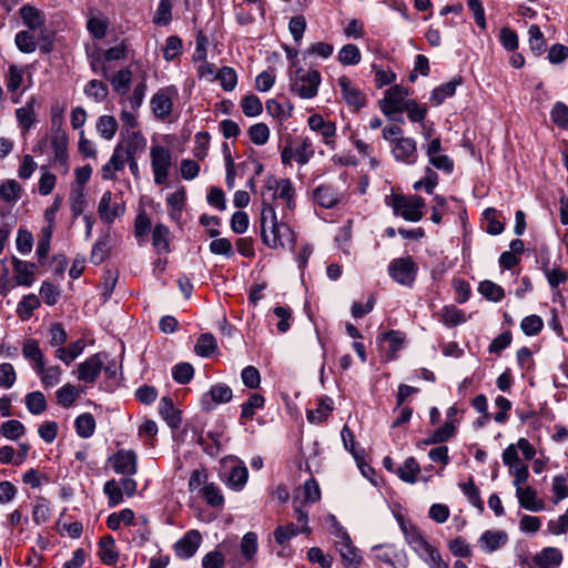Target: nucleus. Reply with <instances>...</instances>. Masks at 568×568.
Returning a JSON list of instances; mask_svg holds the SVG:
<instances>
[{"instance_id": "obj_1", "label": "nucleus", "mask_w": 568, "mask_h": 568, "mask_svg": "<svg viewBox=\"0 0 568 568\" xmlns=\"http://www.w3.org/2000/svg\"><path fill=\"white\" fill-rule=\"evenodd\" d=\"M263 206L261 211V235L264 244L272 248L295 246V234L293 230L285 223L278 222L273 204L262 193Z\"/></svg>"}, {"instance_id": "obj_2", "label": "nucleus", "mask_w": 568, "mask_h": 568, "mask_svg": "<svg viewBox=\"0 0 568 568\" xmlns=\"http://www.w3.org/2000/svg\"><path fill=\"white\" fill-rule=\"evenodd\" d=\"M321 74L316 70H304L298 67L290 75L291 91L302 99H312L317 94L321 84Z\"/></svg>"}, {"instance_id": "obj_3", "label": "nucleus", "mask_w": 568, "mask_h": 568, "mask_svg": "<svg viewBox=\"0 0 568 568\" xmlns=\"http://www.w3.org/2000/svg\"><path fill=\"white\" fill-rule=\"evenodd\" d=\"M424 205V200L418 195L405 196L395 194L392 199L394 213L410 222H417L423 217L422 209Z\"/></svg>"}, {"instance_id": "obj_4", "label": "nucleus", "mask_w": 568, "mask_h": 568, "mask_svg": "<svg viewBox=\"0 0 568 568\" xmlns=\"http://www.w3.org/2000/svg\"><path fill=\"white\" fill-rule=\"evenodd\" d=\"M417 265L412 257H399L390 262L389 276L400 285L412 286L417 274Z\"/></svg>"}, {"instance_id": "obj_5", "label": "nucleus", "mask_w": 568, "mask_h": 568, "mask_svg": "<svg viewBox=\"0 0 568 568\" xmlns=\"http://www.w3.org/2000/svg\"><path fill=\"white\" fill-rule=\"evenodd\" d=\"M125 212V205L121 200V196L106 191L102 194L98 204V213L100 219L105 224H112L115 219L122 216Z\"/></svg>"}, {"instance_id": "obj_6", "label": "nucleus", "mask_w": 568, "mask_h": 568, "mask_svg": "<svg viewBox=\"0 0 568 568\" xmlns=\"http://www.w3.org/2000/svg\"><path fill=\"white\" fill-rule=\"evenodd\" d=\"M150 156L154 182L158 185H162L169 178V169L172 164L171 152L164 146L154 145L151 148Z\"/></svg>"}, {"instance_id": "obj_7", "label": "nucleus", "mask_w": 568, "mask_h": 568, "mask_svg": "<svg viewBox=\"0 0 568 568\" xmlns=\"http://www.w3.org/2000/svg\"><path fill=\"white\" fill-rule=\"evenodd\" d=\"M335 547L339 552L342 560L347 566H357L361 562L359 550L353 546L348 534L335 523Z\"/></svg>"}, {"instance_id": "obj_8", "label": "nucleus", "mask_w": 568, "mask_h": 568, "mask_svg": "<svg viewBox=\"0 0 568 568\" xmlns=\"http://www.w3.org/2000/svg\"><path fill=\"white\" fill-rule=\"evenodd\" d=\"M408 91L399 85L390 87L386 92L384 99L381 101V109L389 119H394L393 114L404 112V108L408 100L406 97Z\"/></svg>"}, {"instance_id": "obj_9", "label": "nucleus", "mask_w": 568, "mask_h": 568, "mask_svg": "<svg viewBox=\"0 0 568 568\" xmlns=\"http://www.w3.org/2000/svg\"><path fill=\"white\" fill-rule=\"evenodd\" d=\"M267 191L272 192L271 200H282L285 202L287 211H293L296 206L295 189L288 179L273 180L265 186Z\"/></svg>"}, {"instance_id": "obj_10", "label": "nucleus", "mask_w": 568, "mask_h": 568, "mask_svg": "<svg viewBox=\"0 0 568 568\" xmlns=\"http://www.w3.org/2000/svg\"><path fill=\"white\" fill-rule=\"evenodd\" d=\"M374 557L393 568H407L408 559L404 550L394 545H377L372 548Z\"/></svg>"}, {"instance_id": "obj_11", "label": "nucleus", "mask_w": 568, "mask_h": 568, "mask_svg": "<svg viewBox=\"0 0 568 568\" xmlns=\"http://www.w3.org/2000/svg\"><path fill=\"white\" fill-rule=\"evenodd\" d=\"M403 531L409 547L424 562H427L438 551L417 529L403 527Z\"/></svg>"}, {"instance_id": "obj_12", "label": "nucleus", "mask_w": 568, "mask_h": 568, "mask_svg": "<svg viewBox=\"0 0 568 568\" xmlns=\"http://www.w3.org/2000/svg\"><path fill=\"white\" fill-rule=\"evenodd\" d=\"M175 93L174 88H163L151 98V110L155 118L165 120L171 115L173 109L172 97Z\"/></svg>"}, {"instance_id": "obj_13", "label": "nucleus", "mask_w": 568, "mask_h": 568, "mask_svg": "<svg viewBox=\"0 0 568 568\" xmlns=\"http://www.w3.org/2000/svg\"><path fill=\"white\" fill-rule=\"evenodd\" d=\"M392 154L396 161L407 165L415 164L418 159L416 141L412 138L395 139L392 145Z\"/></svg>"}, {"instance_id": "obj_14", "label": "nucleus", "mask_w": 568, "mask_h": 568, "mask_svg": "<svg viewBox=\"0 0 568 568\" xmlns=\"http://www.w3.org/2000/svg\"><path fill=\"white\" fill-rule=\"evenodd\" d=\"M130 154L128 155V152H124V144L119 143L114 150L113 153L109 160L108 163H105L101 169V176L103 180H115L116 175L115 173L119 171H122L128 162V159H130Z\"/></svg>"}, {"instance_id": "obj_15", "label": "nucleus", "mask_w": 568, "mask_h": 568, "mask_svg": "<svg viewBox=\"0 0 568 568\" xmlns=\"http://www.w3.org/2000/svg\"><path fill=\"white\" fill-rule=\"evenodd\" d=\"M233 397L231 387L226 384L219 383L213 385L211 389L201 398L202 408L205 410L213 409L214 405L229 403Z\"/></svg>"}, {"instance_id": "obj_16", "label": "nucleus", "mask_w": 568, "mask_h": 568, "mask_svg": "<svg viewBox=\"0 0 568 568\" xmlns=\"http://www.w3.org/2000/svg\"><path fill=\"white\" fill-rule=\"evenodd\" d=\"M111 462L116 474L133 476L138 471V457L133 450H119Z\"/></svg>"}, {"instance_id": "obj_17", "label": "nucleus", "mask_w": 568, "mask_h": 568, "mask_svg": "<svg viewBox=\"0 0 568 568\" xmlns=\"http://www.w3.org/2000/svg\"><path fill=\"white\" fill-rule=\"evenodd\" d=\"M338 85L342 90V95L346 104L354 111H358L365 104L364 93L355 87L352 81L343 75L337 80Z\"/></svg>"}, {"instance_id": "obj_18", "label": "nucleus", "mask_w": 568, "mask_h": 568, "mask_svg": "<svg viewBox=\"0 0 568 568\" xmlns=\"http://www.w3.org/2000/svg\"><path fill=\"white\" fill-rule=\"evenodd\" d=\"M103 354L98 353L90 356L78 365V379L85 383H94L103 367Z\"/></svg>"}, {"instance_id": "obj_19", "label": "nucleus", "mask_w": 568, "mask_h": 568, "mask_svg": "<svg viewBox=\"0 0 568 568\" xmlns=\"http://www.w3.org/2000/svg\"><path fill=\"white\" fill-rule=\"evenodd\" d=\"M201 535L197 530L187 531L182 539L175 544V552L180 558H191L199 549Z\"/></svg>"}, {"instance_id": "obj_20", "label": "nucleus", "mask_w": 568, "mask_h": 568, "mask_svg": "<svg viewBox=\"0 0 568 568\" xmlns=\"http://www.w3.org/2000/svg\"><path fill=\"white\" fill-rule=\"evenodd\" d=\"M343 194L329 185H318L313 191V200L324 209L334 207L342 200Z\"/></svg>"}, {"instance_id": "obj_21", "label": "nucleus", "mask_w": 568, "mask_h": 568, "mask_svg": "<svg viewBox=\"0 0 568 568\" xmlns=\"http://www.w3.org/2000/svg\"><path fill=\"white\" fill-rule=\"evenodd\" d=\"M516 496L518 498L519 505L530 511H540L544 509L545 504L542 500L537 498V493L530 486L526 487H517Z\"/></svg>"}, {"instance_id": "obj_22", "label": "nucleus", "mask_w": 568, "mask_h": 568, "mask_svg": "<svg viewBox=\"0 0 568 568\" xmlns=\"http://www.w3.org/2000/svg\"><path fill=\"white\" fill-rule=\"evenodd\" d=\"M159 413L170 428L176 429L180 427L181 412L175 408L173 400L170 397L165 396L161 398Z\"/></svg>"}, {"instance_id": "obj_23", "label": "nucleus", "mask_w": 568, "mask_h": 568, "mask_svg": "<svg viewBox=\"0 0 568 568\" xmlns=\"http://www.w3.org/2000/svg\"><path fill=\"white\" fill-rule=\"evenodd\" d=\"M12 264L17 284L28 287L31 286L34 281L33 274L36 264L21 261L18 257L12 258Z\"/></svg>"}, {"instance_id": "obj_24", "label": "nucleus", "mask_w": 568, "mask_h": 568, "mask_svg": "<svg viewBox=\"0 0 568 568\" xmlns=\"http://www.w3.org/2000/svg\"><path fill=\"white\" fill-rule=\"evenodd\" d=\"M508 540V536L501 530H487L479 538L480 547L487 551L493 552L503 547Z\"/></svg>"}, {"instance_id": "obj_25", "label": "nucleus", "mask_w": 568, "mask_h": 568, "mask_svg": "<svg viewBox=\"0 0 568 568\" xmlns=\"http://www.w3.org/2000/svg\"><path fill=\"white\" fill-rule=\"evenodd\" d=\"M51 148L54 152V161L64 166L67 172L68 161V138L63 131H57L51 138Z\"/></svg>"}, {"instance_id": "obj_26", "label": "nucleus", "mask_w": 568, "mask_h": 568, "mask_svg": "<svg viewBox=\"0 0 568 568\" xmlns=\"http://www.w3.org/2000/svg\"><path fill=\"white\" fill-rule=\"evenodd\" d=\"M308 125L313 131L318 132L326 144H329V139L335 135L336 125L331 121H325L321 115L314 114L308 118Z\"/></svg>"}, {"instance_id": "obj_27", "label": "nucleus", "mask_w": 568, "mask_h": 568, "mask_svg": "<svg viewBox=\"0 0 568 568\" xmlns=\"http://www.w3.org/2000/svg\"><path fill=\"white\" fill-rule=\"evenodd\" d=\"M562 560L561 551L557 548H545L535 557V562L539 568H556Z\"/></svg>"}, {"instance_id": "obj_28", "label": "nucleus", "mask_w": 568, "mask_h": 568, "mask_svg": "<svg viewBox=\"0 0 568 568\" xmlns=\"http://www.w3.org/2000/svg\"><path fill=\"white\" fill-rule=\"evenodd\" d=\"M22 187L13 179H8L0 182V199L10 204H14L21 197Z\"/></svg>"}, {"instance_id": "obj_29", "label": "nucleus", "mask_w": 568, "mask_h": 568, "mask_svg": "<svg viewBox=\"0 0 568 568\" xmlns=\"http://www.w3.org/2000/svg\"><path fill=\"white\" fill-rule=\"evenodd\" d=\"M333 399L324 396L318 400V406L315 409L307 412V420L310 423H323L327 419L329 413L333 410Z\"/></svg>"}, {"instance_id": "obj_30", "label": "nucleus", "mask_w": 568, "mask_h": 568, "mask_svg": "<svg viewBox=\"0 0 568 568\" xmlns=\"http://www.w3.org/2000/svg\"><path fill=\"white\" fill-rule=\"evenodd\" d=\"M460 82H462L460 78H458V79H453L452 81L437 87L432 92V95L429 99L430 102L436 106L440 105L447 98H450L455 94L456 88H457V85L460 84Z\"/></svg>"}, {"instance_id": "obj_31", "label": "nucleus", "mask_w": 568, "mask_h": 568, "mask_svg": "<svg viewBox=\"0 0 568 568\" xmlns=\"http://www.w3.org/2000/svg\"><path fill=\"white\" fill-rule=\"evenodd\" d=\"M20 16L23 23L32 30L41 28L44 23L42 12L30 4H26L20 8Z\"/></svg>"}, {"instance_id": "obj_32", "label": "nucleus", "mask_w": 568, "mask_h": 568, "mask_svg": "<svg viewBox=\"0 0 568 568\" xmlns=\"http://www.w3.org/2000/svg\"><path fill=\"white\" fill-rule=\"evenodd\" d=\"M170 231L163 224H156L152 234V244L159 254L170 252Z\"/></svg>"}, {"instance_id": "obj_33", "label": "nucleus", "mask_w": 568, "mask_h": 568, "mask_svg": "<svg viewBox=\"0 0 568 568\" xmlns=\"http://www.w3.org/2000/svg\"><path fill=\"white\" fill-rule=\"evenodd\" d=\"M99 556L103 564L113 565L118 561L119 555L114 549V539L112 536H104L99 541Z\"/></svg>"}, {"instance_id": "obj_34", "label": "nucleus", "mask_w": 568, "mask_h": 568, "mask_svg": "<svg viewBox=\"0 0 568 568\" xmlns=\"http://www.w3.org/2000/svg\"><path fill=\"white\" fill-rule=\"evenodd\" d=\"M419 471L420 468L417 460L414 457H408L404 464L398 467L397 475L403 481L414 484L417 481Z\"/></svg>"}, {"instance_id": "obj_35", "label": "nucleus", "mask_w": 568, "mask_h": 568, "mask_svg": "<svg viewBox=\"0 0 568 568\" xmlns=\"http://www.w3.org/2000/svg\"><path fill=\"white\" fill-rule=\"evenodd\" d=\"M74 426L80 437L90 438L94 434L95 420L91 414L84 413L75 418Z\"/></svg>"}, {"instance_id": "obj_36", "label": "nucleus", "mask_w": 568, "mask_h": 568, "mask_svg": "<svg viewBox=\"0 0 568 568\" xmlns=\"http://www.w3.org/2000/svg\"><path fill=\"white\" fill-rule=\"evenodd\" d=\"M84 349V342L82 339H78L72 343L69 347H60L55 351V356L61 359L63 363L69 365L73 362Z\"/></svg>"}, {"instance_id": "obj_37", "label": "nucleus", "mask_w": 568, "mask_h": 568, "mask_svg": "<svg viewBox=\"0 0 568 568\" xmlns=\"http://www.w3.org/2000/svg\"><path fill=\"white\" fill-rule=\"evenodd\" d=\"M22 354L27 359L34 362L36 369H42V366L44 363L43 354H42L37 341H34V339L26 341V343L23 344Z\"/></svg>"}, {"instance_id": "obj_38", "label": "nucleus", "mask_w": 568, "mask_h": 568, "mask_svg": "<svg viewBox=\"0 0 568 568\" xmlns=\"http://www.w3.org/2000/svg\"><path fill=\"white\" fill-rule=\"evenodd\" d=\"M87 206L85 194L83 187L77 186L70 193V210L73 219L79 217Z\"/></svg>"}, {"instance_id": "obj_39", "label": "nucleus", "mask_w": 568, "mask_h": 568, "mask_svg": "<svg viewBox=\"0 0 568 568\" xmlns=\"http://www.w3.org/2000/svg\"><path fill=\"white\" fill-rule=\"evenodd\" d=\"M118 130V122L112 115H101L97 121V131L105 140H111Z\"/></svg>"}, {"instance_id": "obj_40", "label": "nucleus", "mask_w": 568, "mask_h": 568, "mask_svg": "<svg viewBox=\"0 0 568 568\" xmlns=\"http://www.w3.org/2000/svg\"><path fill=\"white\" fill-rule=\"evenodd\" d=\"M478 291L483 296H485L487 300L491 302H499L505 296L504 288L500 285L488 280L479 283Z\"/></svg>"}, {"instance_id": "obj_41", "label": "nucleus", "mask_w": 568, "mask_h": 568, "mask_svg": "<svg viewBox=\"0 0 568 568\" xmlns=\"http://www.w3.org/2000/svg\"><path fill=\"white\" fill-rule=\"evenodd\" d=\"M24 402L27 409L33 415H39L47 409L45 397L39 390L27 394Z\"/></svg>"}, {"instance_id": "obj_42", "label": "nucleus", "mask_w": 568, "mask_h": 568, "mask_svg": "<svg viewBox=\"0 0 568 568\" xmlns=\"http://www.w3.org/2000/svg\"><path fill=\"white\" fill-rule=\"evenodd\" d=\"M248 478V470L245 465L234 466L229 475L227 484L229 486L239 491L241 490Z\"/></svg>"}, {"instance_id": "obj_43", "label": "nucleus", "mask_w": 568, "mask_h": 568, "mask_svg": "<svg viewBox=\"0 0 568 568\" xmlns=\"http://www.w3.org/2000/svg\"><path fill=\"white\" fill-rule=\"evenodd\" d=\"M216 347L215 337L210 333H205L197 338L195 353L202 357H209L215 352Z\"/></svg>"}, {"instance_id": "obj_44", "label": "nucleus", "mask_w": 568, "mask_h": 568, "mask_svg": "<svg viewBox=\"0 0 568 568\" xmlns=\"http://www.w3.org/2000/svg\"><path fill=\"white\" fill-rule=\"evenodd\" d=\"M79 395L80 392L75 386L65 384L57 390V400L62 407L68 408L74 404Z\"/></svg>"}, {"instance_id": "obj_45", "label": "nucleus", "mask_w": 568, "mask_h": 568, "mask_svg": "<svg viewBox=\"0 0 568 568\" xmlns=\"http://www.w3.org/2000/svg\"><path fill=\"white\" fill-rule=\"evenodd\" d=\"M240 549L246 560H252L257 551V535L253 531L246 532L241 540Z\"/></svg>"}, {"instance_id": "obj_46", "label": "nucleus", "mask_w": 568, "mask_h": 568, "mask_svg": "<svg viewBox=\"0 0 568 568\" xmlns=\"http://www.w3.org/2000/svg\"><path fill=\"white\" fill-rule=\"evenodd\" d=\"M124 144V152H128V155H134L138 152H141L145 149L146 141L144 136L139 131H132L129 133L126 142Z\"/></svg>"}, {"instance_id": "obj_47", "label": "nucleus", "mask_w": 568, "mask_h": 568, "mask_svg": "<svg viewBox=\"0 0 568 568\" xmlns=\"http://www.w3.org/2000/svg\"><path fill=\"white\" fill-rule=\"evenodd\" d=\"M186 200V193L183 187L168 195L166 202L172 209L170 215L173 219H179Z\"/></svg>"}, {"instance_id": "obj_48", "label": "nucleus", "mask_w": 568, "mask_h": 568, "mask_svg": "<svg viewBox=\"0 0 568 568\" xmlns=\"http://www.w3.org/2000/svg\"><path fill=\"white\" fill-rule=\"evenodd\" d=\"M216 80L225 91H232L237 83L236 71L231 67H223L217 71Z\"/></svg>"}, {"instance_id": "obj_49", "label": "nucleus", "mask_w": 568, "mask_h": 568, "mask_svg": "<svg viewBox=\"0 0 568 568\" xmlns=\"http://www.w3.org/2000/svg\"><path fill=\"white\" fill-rule=\"evenodd\" d=\"M338 61L344 65H356L361 61L359 49L355 44H345L338 52Z\"/></svg>"}, {"instance_id": "obj_50", "label": "nucleus", "mask_w": 568, "mask_h": 568, "mask_svg": "<svg viewBox=\"0 0 568 568\" xmlns=\"http://www.w3.org/2000/svg\"><path fill=\"white\" fill-rule=\"evenodd\" d=\"M264 397L257 393L250 395L246 403L242 405L241 418L252 419L256 409L263 407Z\"/></svg>"}, {"instance_id": "obj_51", "label": "nucleus", "mask_w": 568, "mask_h": 568, "mask_svg": "<svg viewBox=\"0 0 568 568\" xmlns=\"http://www.w3.org/2000/svg\"><path fill=\"white\" fill-rule=\"evenodd\" d=\"M132 72L129 69L118 71L112 78V85L119 94H126L130 88Z\"/></svg>"}, {"instance_id": "obj_52", "label": "nucleus", "mask_w": 568, "mask_h": 568, "mask_svg": "<svg viewBox=\"0 0 568 568\" xmlns=\"http://www.w3.org/2000/svg\"><path fill=\"white\" fill-rule=\"evenodd\" d=\"M241 108L246 116L253 118L261 114L263 105L261 100L254 95H245L241 101Z\"/></svg>"}, {"instance_id": "obj_53", "label": "nucleus", "mask_w": 568, "mask_h": 568, "mask_svg": "<svg viewBox=\"0 0 568 568\" xmlns=\"http://www.w3.org/2000/svg\"><path fill=\"white\" fill-rule=\"evenodd\" d=\"M36 371H37L38 375H40L42 384L45 387H52L60 383L61 373H62L60 366H51L49 368H45L43 365L42 369H36Z\"/></svg>"}, {"instance_id": "obj_54", "label": "nucleus", "mask_w": 568, "mask_h": 568, "mask_svg": "<svg viewBox=\"0 0 568 568\" xmlns=\"http://www.w3.org/2000/svg\"><path fill=\"white\" fill-rule=\"evenodd\" d=\"M202 495L206 503L212 507H220L224 503V497L221 490L213 483L205 484L202 488Z\"/></svg>"}, {"instance_id": "obj_55", "label": "nucleus", "mask_w": 568, "mask_h": 568, "mask_svg": "<svg viewBox=\"0 0 568 568\" xmlns=\"http://www.w3.org/2000/svg\"><path fill=\"white\" fill-rule=\"evenodd\" d=\"M16 45L23 53L34 52L37 49V41L29 31H19L14 39Z\"/></svg>"}, {"instance_id": "obj_56", "label": "nucleus", "mask_w": 568, "mask_h": 568, "mask_svg": "<svg viewBox=\"0 0 568 568\" xmlns=\"http://www.w3.org/2000/svg\"><path fill=\"white\" fill-rule=\"evenodd\" d=\"M294 151L296 161L301 165L308 163L314 155L313 143L308 138H303Z\"/></svg>"}, {"instance_id": "obj_57", "label": "nucleus", "mask_w": 568, "mask_h": 568, "mask_svg": "<svg viewBox=\"0 0 568 568\" xmlns=\"http://www.w3.org/2000/svg\"><path fill=\"white\" fill-rule=\"evenodd\" d=\"M528 34L530 49L539 55L546 45L545 38L540 31V28L537 24H531L528 29Z\"/></svg>"}, {"instance_id": "obj_58", "label": "nucleus", "mask_w": 568, "mask_h": 568, "mask_svg": "<svg viewBox=\"0 0 568 568\" xmlns=\"http://www.w3.org/2000/svg\"><path fill=\"white\" fill-rule=\"evenodd\" d=\"M251 141L256 145H263L270 138V129L265 123H256L248 129Z\"/></svg>"}, {"instance_id": "obj_59", "label": "nucleus", "mask_w": 568, "mask_h": 568, "mask_svg": "<svg viewBox=\"0 0 568 568\" xmlns=\"http://www.w3.org/2000/svg\"><path fill=\"white\" fill-rule=\"evenodd\" d=\"M88 97L93 98L97 102L103 101L108 95V88L101 81L91 80L84 88Z\"/></svg>"}, {"instance_id": "obj_60", "label": "nucleus", "mask_w": 568, "mask_h": 568, "mask_svg": "<svg viewBox=\"0 0 568 568\" xmlns=\"http://www.w3.org/2000/svg\"><path fill=\"white\" fill-rule=\"evenodd\" d=\"M520 327L526 335L534 336L542 329L544 322L538 315H529L521 321Z\"/></svg>"}, {"instance_id": "obj_61", "label": "nucleus", "mask_w": 568, "mask_h": 568, "mask_svg": "<svg viewBox=\"0 0 568 568\" xmlns=\"http://www.w3.org/2000/svg\"><path fill=\"white\" fill-rule=\"evenodd\" d=\"M301 531V528H297L294 524H288L285 526H278L274 530V539L277 544L284 545L291 538L297 536Z\"/></svg>"}, {"instance_id": "obj_62", "label": "nucleus", "mask_w": 568, "mask_h": 568, "mask_svg": "<svg viewBox=\"0 0 568 568\" xmlns=\"http://www.w3.org/2000/svg\"><path fill=\"white\" fill-rule=\"evenodd\" d=\"M103 491L108 496L110 506H115L123 500L122 489L114 479L108 480L104 484Z\"/></svg>"}, {"instance_id": "obj_63", "label": "nucleus", "mask_w": 568, "mask_h": 568, "mask_svg": "<svg viewBox=\"0 0 568 568\" xmlns=\"http://www.w3.org/2000/svg\"><path fill=\"white\" fill-rule=\"evenodd\" d=\"M194 369L189 363L178 364L172 369L174 381L182 385L189 383L192 379Z\"/></svg>"}, {"instance_id": "obj_64", "label": "nucleus", "mask_w": 568, "mask_h": 568, "mask_svg": "<svg viewBox=\"0 0 568 568\" xmlns=\"http://www.w3.org/2000/svg\"><path fill=\"white\" fill-rule=\"evenodd\" d=\"M550 116L554 123L559 128H568V106L565 103L556 102L550 112Z\"/></svg>"}]
</instances>
